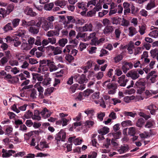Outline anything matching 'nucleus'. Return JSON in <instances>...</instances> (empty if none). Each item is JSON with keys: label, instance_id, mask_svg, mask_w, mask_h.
Segmentation results:
<instances>
[{"label": "nucleus", "instance_id": "nucleus-1", "mask_svg": "<svg viewBox=\"0 0 158 158\" xmlns=\"http://www.w3.org/2000/svg\"><path fill=\"white\" fill-rule=\"evenodd\" d=\"M38 19V22L36 23V26L41 28L44 31H47L50 29H52L54 28L53 22L55 19L54 16H49L46 19L44 17H39Z\"/></svg>", "mask_w": 158, "mask_h": 158}, {"label": "nucleus", "instance_id": "nucleus-2", "mask_svg": "<svg viewBox=\"0 0 158 158\" xmlns=\"http://www.w3.org/2000/svg\"><path fill=\"white\" fill-rule=\"evenodd\" d=\"M22 25L25 27H27L30 26L29 28V31L33 34H37L39 31V27L36 26L35 22L34 20H31L30 21L27 22L25 20L23 19L22 20Z\"/></svg>", "mask_w": 158, "mask_h": 158}, {"label": "nucleus", "instance_id": "nucleus-3", "mask_svg": "<svg viewBox=\"0 0 158 158\" xmlns=\"http://www.w3.org/2000/svg\"><path fill=\"white\" fill-rule=\"evenodd\" d=\"M54 28L56 30H51L48 31L46 35L48 37H54L55 36H58L60 34V31L62 29V27L58 23H55L53 24Z\"/></svg>", "mask_w": 158, "mask_h": 158}, {"label": "nucleus", "instance_id": "nucleus-4", "mask_svg": "<svg viewBox=\"0 0 158 158\" xmlns=\"http://www.w3.org/2000/svg\"><path fill=\"white\" fill-rule=\"evenodd\" d=\"M110 80L105 81L103 86L106 87V89L108 90V93L109 94H113L116 92L117 85L115 84L110 83Z\"/></svg>", "mask_w": 158, "mask_h": 158}, {"label": "nucleus", "instance_id": "nucleus-5", "mask_svg": "<svg viewBox=\"0 0 158 158\" xmlns=\"http://www.w3.org/2000/svg\"><path fill=\"white\" fill-rule=\"evenodd\" d=\"M74 78L75 81L80 84L86 83L88 81L84 74L80 76L79 74H77L74 76Z\"/></svg>", "mask_w": 158, "mask_h": 158}, {"label": "nucleus", "instance_id": "nucleus-6", "mask_svg": "<svg viewBox=\"0 0 158 158\" xmlns=\"http://www.w3.org/2000/svg\"><path fill=\"white\" fill-rule=\"evenodd\" d=\"M66 138V133L63 131H60L58 134L56 135L55 137V139L57 141V144L58 145L60 143V140L64 141Z\"/></svg>", "mask_w": 158, "mask_h": 158}, {"label": "nucleus", "instance_id": "nucleus-7", "mask_svg": "<svg viewBox=\"0 0 158 158\" xmlns=\"http://www.w3.org/2000/svg\"><path fill=\"white\" fill-rule=\"evenodd\" d=\"M133 64L131 62H128L124 61L123 63L121 69L124 73H126L130 69L133 67Z\"/></svg>", "mask_w": 158, "mask_h": 158}, {"label": "nucleus", "instance_id": "nucleus-8", "mask_svg": "<svg viewBox=\"0 0 158 158\" xmlns=\"http://www.w3.org/2000/svg\"><path fill=\"white\" fill-rule=\"evenodd\" d=\"M126 76L134 80H136L139 77L137 71L134 69H132L129 71L126 74Z\"/></svg>", "mask_w": 158, "mask_h": 158}, {"label": "nucleus", "instance_id": "nucleus-9", "mask_svg": "<svg viewBox=\"0 0 158 158\" xmlns=\"http://www.w3.org/2000/svg\"><path fill=\"white\" fill-rule=\"evenodd\" d=\"M158 77L157 73L155 71H152L149 73L147 76V79H150L151 82L154 83Z\"/></svg>", "mask_w": 158, "mask_h": 158}, {"label": "nucleus", "instance_id": "nucleus-10", "mask_svg": "<svg viewBox=\"0 0 158 158\" xmlns=\"http://www.w3.org/2000/svg\"><path fill=\"white\" fill-rule=\"evenodd\" d=\"M93 26L91 23H88L85 24L83 27H79L80 30H81L83 32L91 31H93Z\"/></svg>", "mask_w": 158, "mask_h": 158}, {"label": "nucleus", "instance_id": "nucleus-11", "mask_svg": "<svg viewBox=\"0 0 158 158\" xmlns=\"http://www.w3.org/2000/svg\"><path fill=\"white\" fill-rule=\"evenodd\" d=\"M51 61L50 60L44 59L40 61V63L41 64L44 65L43 66H40L39 68L41 71H45L44 69L46 68V66L47 65L48 66L49 65V63Z\"/></svg>", "mask_w": 158, "mask_h": 158}, {"label": "nucleus", "instance_id": "nucleus-12", "mask_svg": "<svg viewBox=\"0 0 158 158\" xmlns=\"http://www.w3.org/2000/svg\"><path fill=\"white\" fill-rule=\"evenodd\" d=\"M114 28V27L112 26H106L103 30V33L104 35H109L113 31Z\"/></svg>", "mask_w": 158, "mask_h": 158}, {"label": "nucleus", "instance_id": "nucleus-13", "mask_svg": "<svg viewBox=\"0 0 158 158\" xmlns=\"http://www.w3.org/2000/svg\"><path fill=\"white\" fill-rule=\"evenodd\" d=\"M49 48L53 51V54L55 55L61 54L62 52L61 48L59 47H55L53 46H50Z\"/></svg>", "mask_w": 158, "mask_h": 158}, {"label": "nucleus", "instance_id": "nucleus-14", "mask_svg": "<svg viewBox=\"0 0 158 158\" xmlns=\"http://www.w3.org/2000/svg\"><path fill=\"white\" fill-rule=\"evenodd\" d=\"M125 76L122 75L118 78V82L121 86H124L126 85L127 82L128 80L127 79H125Z\"/></svg>", "mask_w": 158, "mask_h": 158}, {"label": "nucleus", "instance_id": "nucleus-15", "mask_svg": "<svg viewBox=\"0 0 158 158\" xmlns=\"http://www.w3.org/2000/svg\"><path fill=\"white\" fill-rule=\"evenodd\" d=\"M145 82L143 79H140L137 81L135 85V88H140L145 87Z\"/></svg>", "mask_w": 158, "mask_h": 158}, {"label": "nucleus", "instance_id": "nucleus-16", "mask_svg": "<svg viewBox=\"0 0 158 158\" xmlns=\"http://www.w3.org/2000/svg\"><path fill=\"white\" fill-rule=\"evenodd\" d=\"M68 141L70 143L73 142L76 145L80 144L82 140V139H79L78 138L75 139V137H72L69 138Z\"/></svg>", "mask_w": 158, "mask_h": 158}, {"label": "nucleus", "instance_id": "nucleus-17", "mask_svg": "<svg viewBox=\"0 0 158 158\" xmlns=\"http://www.w3.org/2000/svg\"><path fill=\"white\" fill-rule=\"evenodd\" d=\"M153 28L155 29L151 32L149 35L153 38H157L158 37V28H155L153 27H151L152 30H153Z\"/></svg>", "mask_w": 158, "mask_h": 158}, {"label": "nucleus", "instance_id": "nucleus-18", "mask_svg": "<svg viewBox=\"0 0 158 158\" xmlns=\"http://www.w3.org/2000/svg\"><path fill=\"white\" fill-rule=\"evenodd\" d=\"M67 1L64 0H58L55 2L56 5L60 6L61 8H64L66 5Z\"/></svg>", "mask_w": 158, "mask_h": 158}, {"label": "nucleus", "instance_id": "nucleus-19", "mask_svg": "<svg viewBox=\"0 0 158 158\" xmlns=\"http://www.w3.org/2000/svg\"><path fill=\"white\" fill-rule=\"evenodd\" d=\"M50 72L55 71L57 69V67L54 64V61L51 60L48 66Z\"/></svg>", "mask_w": 158, "mask_h": 158}, {"label": "nucleus", "instance_id": "nucleus-20", "mask_svg": "<svg viewBox=\"0 0 158 158\" xmlns=\"http://www.w3.org/2000/svg\"><path fill=\"white\" fill-rule=\"evenodd\" d=\"M129 35L130 36H132L137 33L136 28L134 27L131 26L129 27Z\"/></svg>", "mask_w": 158, "mask_h": 158}, {"label": "nucleus", "instance_id": "nucleus-21", "mask_svg": "<svg viewBox=\"0 0 158 158\" xmlns=\"http://www.w3.org/2000/svg\"><path fill=\"white\" fill-rule=\"evenodd\" d=\"M109 128L107 127H104L101 129L98 130L99 134L102 135H105L109 132Z\"/></svg>", "mask_w": 158, "mask_h": 158}, {"label": "nucleus", "instance_id": "nucleus-22", "mask_svg": "<svg viewBox=\"0 0 158 158\" xmlns=\"http://www.w3.org/2000/svg\"><path fill=\"white\" fill-rule=\"evenodd\" d=\"M31 46L27 43H23L21 45V48L22 50L27 51L30 50Z\"/></svg>", "mask_w": 158, "mask_h": 158}, {"label": "nucleus", "instance_id": "nucleus-23", "mask_svg": "<svg viewBox=\"0 0 158 158\" xmlns=\"http://www.w3.org/2000/svg\"><path fill=\"white\" fill-rule=\"evenodd\" d=\"M25 14L28 15H30L31 16H35L36 15V13L33 11L31 8H28L25 10Z\"/></svg>", "mask_w": 158, "mask_h": 158}, {"label": "nucleus", "instance_id": "nucleus-24", "mask_svg": "<svg viewBox=\"0 0 158 158\" xmlns=\"http://www.w3.org/2000/svg\"><path fill=\"white\" fill-rule=\"evenodd\" d=\"M40 113L37 110H35L34 113V115H32V118L35 120H40L41 119V117L39 115Z\"/></svg>", "mask_w": 158, "mask_h": 158}, {"label": "nucleus", "instance_id": "nucleus-25", "mask_svg": "<svg viewBox=\"0 0 158 158\" xmlns=\"http://www.w3.org/2000/svg\"><path fill=\"white\" fill-rule=\"evenodd\" d=\"M135 48V46L133 43L130 42L128 45L127 50L128 53L130 54H132L133 53V50Z\"/></svg>", "mask_w": 158, "mask_h": 158}, {"label": "nucleus", "instance_id": "nucleus-26", "mask_svg": "<svg viewBox=\"0 0 158 158\" xmlns=\"http://www.w3.org/2000/svg\"><path fill=\"white\" fill-rule=\"evenodd\" d=\"M79 32L77 33L76 38L78 39L79 38H85L87 35V33L84 32L79 29Z\"/></svg>", "mask_w": 158, "mask_h": 158}, {"label": "nucleus", "instance_id": "nucleus-27", "mask_svg": "<svg viewBox=\"0 0 158 158\" xmlns=\"http://www.w3.org/2000/svg\"><path fill=\"white\" fill-rule=\"evenodd\" d=\"M155 6V0H151L149 2L147 6L146 9L147 10H150Z\"/></svg>", "mask_w": 158, "mask_h": 158}, {"label": "nucleus", "instance_id": "nucleus-28", "mask_svg": "<svg viewBox=\"0 0 158 158\" xmlns=\"http://www.w3.org/2000/svg\"><path fill=\"white\" fill-rule=\"evenodd\" d=\"M68 42V40L66 38H62L60 39L58 43L60 46L61 47H64L66 44Z\"/></svg>", "mask_w": 158, "mask_h": 158}, {"label": "nucleus", "instance_id": "nucleus-29", "mask_svg": "<svg viewBox=\"0 0 158 158\" xmlns=\"http://www.w3.org/2000/svg\"><path fill=\"white\" fill-rule=\"evenodd\" d=\"M67 18L68 20L65 21V23L67 24L71 22L75 23L76 21L75 19L73 16H67Z\"/></svg>", "mask_w": 158, "mask_h": 158}, {"label": "nucleus", "instance_id": "nucleus-30", "mask_svg": "<svg viewBox=\"0 0 158 158\" xmlns=\"http://www.w3.org/2000/svg\"><path fill=\"white\" fill-rule=\"evenodd\" d=\"M129 149V147L127 145L122 146L120 149L118 150V152L120 154L123 153L125 152Z\"/></svg>", "mask_w": 158, "mask_h": 158}, {"label": "nucleus", "instance_id": "nucleus-31", "mask_svg": "<svg viewBox=\"0 0 158 158\" xmlns=\"http://www.w3.org/2000/svg\"><path fill=\"white\" fill-rule=\"evenodd\" d=\"M51 79L49 77L45 78L42 83L44 85H48L51 84Z\"/></svg>", "mask_w": 158, "mask_h": 158}, {"label": "nucleus", "instance_id": "nucleus-32", "mask_svg": "<svg viewBox=\"0 0 158 158\" xmlns=\"http://www.w3.org/2000/svg\"><path fill=\"white\" fill-rule=\"evenodd\" d=\"M4 30L6 32H7L8 31L13 30V27L12 26L11 23H8L5 25L3 28Z\"/></svg>", "mask_w": 158, "mask_h": 158}, {"label": "nucleus", "instance_id": "nucleus-33", "mask_svg": "<svg viewBox=\"0 0 158 158\" xmlns=\"http://www.w3.org/2000/svg\"><path fill=\"white\" fill-rule=\"evenodd\" d=\"M139 32L140 33V34L141 35H143L145 33V31L146 29V26L145 25L139 26Z\"/></svg>", "mask_w": 158, "mask_h": 158}, {"label": "nucleus", "instance_id": "nucleus-34", "mask_svg": "<svg viewBox=\"0 0 158 158\" xmlns=\"http://www.w3.org/2000/svg\"><path fill=\"white\" fill-rule=\"evenodd\" d=\"M121 125L123 127L129 126L132 125V122L129 120H126L122 122Z\"/></svg>", "mask_w": 158, "mask_h": 158}, {"label": "nucleus", "instance_id": "nucleus-35", "mask_svg": "<svg viewBox=\"0 0 158 158\" xmlns=\"http://www.w3.org/2000/svg\"><path fill=\"white\" fill-rule=\"evenodd\" d=\"M136 129L134 127H131L129 128L128 133L131 136H134L136 133Z\"/></svg>", "mask_w": 158, "mask_h": 158}, {"label": "nucleus", "instance_id": "nucleus-36", "mask_svg": "<svg viewBox=\"0 0 158 158\" xmlns=\"http://www.w3.org/2000/svg\"><path fill=\"white\" fill-rule=\"evenodd\" d=\"M54 6L53 3H50L45 5L44 6V9L46 10H52Z\"/></svg>", "mask_w": 158, "mask_h": 158}, {"label": "nucleus", "instance_id": "nucleus-37", "mask_svg": "<svg viewBox=\"0 0 158 158\" xmlns=\"http://www.w3.org/2000/svg\"><path fill=\"white\" fill-rule=\"evenodd\" d=\"M18 35L19 36H22L24 35L26 31L22 27H20L18 30Z\"/></svg>", "mask_w": 158, "mask_h": 158}, {"label": "nucleus", "instance_id": "nucleus-38", "mask_svg": "<svg viewBox=\"0 0 158 158\" xmlns=\"http://www.w3.org/2000/svg\"><path fill=\"white\" fill-rule=\"evenodd\" d=\"M54 89V88L53 87L48 88L45 90L44 95L47 96L48 94H50L53 92Z\"/></svg>", "mask_w": 158, "mask_h": 158}, {"label": "nucleus", "instance_id": "nucleus-39", "mask_svg": "<svg viewBox=\"0 0 158 158\" xmlns=\"http://www.w3.org/2000/svg\"><path fill=\"white\" fill-rule=\"evenodd\" d=\"M77 5L79 8L86 10V9L85 7V4L84 2H78L77 4Z\"/></svg>", "mask_w": 158, "mask_h": 158}, {"label": "nucleus", "instance_id": "nucleus-40", "mask_svg": "<svg viewBox=\"0 0 158 158\" xmlns=\"http://www.w3.org/2000/svg\"><path fill=\"white\" fill-rule=\"evenodd\" d=\"M20 20L19 19H15L12 21V24L14 27H15L19 24Z\"/></svg>", "mask_w": 158, "mask_h": 158}, {"label": "nucleus", "instance_id": "nucleus-41", "mask_svg": "<svg viewBox=\"0 0 158 158\" xmlns=\"http://www.w3.org/2000/svg\"><path fill=\"white\" fill-rule=\"evenodd\" d=\"M144 123V119L142 118H140L137 121L136 125V126L139 127H141Z\"/></svg>", "mask_w": 158, "mask_h": 158}, {"label": "nucleus", "instance_id": "nucleus-42", "mask_svg": "<svg viewBox=\"0 0 158 158\" xmlns=\"http://www.w3.org/2000/svg\"><path fill=\"white\" fill-rule=\"evenodd\" d=\"M14 42V46L15 47H18L21 44V42L19 40L18 38L16 37L13 40Z\"/></svg>", "mask_w": 158, "mask_h": 158}, {"label": "nucleus", "instance_id": "nucleus-43", "mask_svg": "<svg viewBox=\"0 0 158 158\" xmlns=\"http://www.w3.org/2000/svg\"><path fill=\"white\" fill-rule=\"evenodd\" d=\"M36 93L37 91L36 90L34 89H32L31 90L30 97L33 99L36 98L37 96Z\"/></svg>", "mask_w": 158, "mask_h": 158}, {"label": "nucleus", "instance_id": "nucleus-44", "mask_svg": "<svg viewBox=\"0 0 158 158\" xmlns=\"http://www.w3.org/2000/svg\"><path fill=\"white\" fill-rule=\"evenodd\" d=\"M124 114L125 116H130L133 118L135 117L136 115V113H133L131 112L125 111L124 112Z\"/></svg>", "mask_w": 158, "mask_h": 158}, {"label": "nucleus", "instance_id": "nucleus-45", "mask_svg": "<svg viewBox=\"0 0 158 158\" xmlns=\"http://www.w3.org/2000/svg\"><path fill=\"white\" fill-rule=\"evenodd\" d=\"M130 23L128 20L126 19L123 18L121 21V25L124 27H127L129 24Z\"/></svg>", "mask_w": 158, "mask_h": 158}, {"label": "nucleus", "instance_id": "nucleus-46", "mask_svg": "<svg viewBox=\"0 0 158 158\" xmlns=\"http://www.w3.org/2000/svg\"><path fill=\"white\" fill-rule=\"evenodd\" d=\"M102 4L98 2L97 4L96 3L95 6L94 8V10L95 11H98L100 10H101L102 9Z\"/></svg>", "mask_w": 158, "mask_h": 158}, {"label": "nucleus", "instance_id": "nucleus-47", "mask_svg": "<svg viewBox=\"0 0 158 158\" xmlns=\"http://www.w3.org/2000/svg\"><path fill=\"white\" fill-rule=\"evenodd\" d=\"M9 62L10 64L12 66H17L19 64L17 60L14 59L10 60Z\"/></svg>", "mask_w": 158, "mask_h": 158}, {"label": "nucleus", "instance_id": "nucleus-48", "mask_svg": "<svg viewBox=\"0 0 158 158\" xmlns=\"http://www.w3.org/2000/svg\"><path fill=\"white\" fill-rule=\"evenodd\" d=\"M72 45H67L63 50V52L64 53H69L72 49Z\"/></svg>", "mask_w": 158, "mask_h": 158}, {"label": "nucleus", "instance_id": "nucleus-49", "mask_svg": "<svg viewBox=\"0 0 158 158\" xmlns=\"http://www.w3.org/2000/svg\"><path fill=\"white\" fill-rule=\"evenodd\" d=\"M123 59V56L121 55H119L116 56L114 58V62L117 63L119 62Z\"/></svg>", "mask_w": 158, "mask_h": 158}, {"label": "nucleus", "instance_id": "nucleus-50", "mask_svg": "<svg viewBox=\"0 0 158 158\" xmlns=\"http://www.w3.org/2000/svg\"><path fill=\"white\" fill-rule=\"evenodd\" d=\"M105 115V114L104 112H100L98 114V118L100 121H102Z\"/></svg>", "mask_w": 158, "mask_h": 158}, {"label": "nucleus", "instance_id": "nucleus-51", "mask_svg": "<svg viewBox=\"0 0 158 158\" xmlns=\"http://www.w3.org/2000/svg\"><path fill=\"white\" fill-rule=\"evenodd\" d=\"M134 98V97L131 96V97L126 96L124 98V101L126 103H129L130 101Z\"/></svg>", "mask_w": 158, "mask_h": 158}, {"label": "nucleus", "instance_id": "nucleus-52", "mask_svg": "<svg viewBox=\"0 0 158 158\" xmlns=\"http://www.w3.org/2000/svg\"><path fill=\"white\" fill-rule=\"evenodd\" d=\"M40 147L41 149H43L44 148H48L49 146L47 144L46 142H40Z\"/></svg>", "mask_w": 158, "mask_h": 158}, {"label": "nucleus", "instance_id": "nucleus-53", "mask_svg": "<svg viewBox=\"0 0 158 158\" xmlns=\"http://www.w3.org/2000/svg\"><path fill=\"white\" fill-rule=\"evenodd\" d=\"M8 60L6 57H2L0 60V65L3 66L7 61Z\"/></svg>", "mask_w": 158, "mask_h": 158}, {"label": "nucleus", "instance_id": "nucleus-54", "mask_svg": "<svg viewBox=\"0 0 158 158\" xmlns=\"http://www.w3.org/2000/svg\"><path fill=\"white\" fill-rule=\"evenodd\" d=\"M14 6L12 4L9 5L7 7L6 12L7 14H9L13 10Z\"/></svg>", "mask_w": 158, "mask_h": 158}, {"label": "nucleus", "instance_id": "nucleus-55", "mask_svg": "<svg viewBox=\"0 0 158 158\" xmlns=\"http://www.w3.org/2000/svg\"><path fill=\"white\" fill-rule=\"evenodd\" d=\"M108 52L106 49H102L100 51V54L99 55L100 56L102 57L105 56L108 54Z\"/></svg>", "mask_w": 158, "mask_h": 158}, {"label": "nucleus", "instance_id": "nucleus-56", "mask_svg": "<svg viewBox=\"0 0 158 158\" xmlns=\"http://www.w3.org/2000/svg\"><path fill=\"white\" fill-rule=\"evenodd\" d=\"M65 59L68 62H70L74 59V57L68 54L66 55Z\"/></svg>", "mask_w": 158, "mask_h": 158}, {"label": "nucleus", "instance_id": "nucleus-57", "mask_svg": "<svg viewBox=\"0 0 158 158\" xmlns=\"http://www.w3.org/2000/svg\"><path fill=\"white\" fill-rule=\"evenodd\" d=\"M52 37L51 38H48V39L49 43L52 45L56 44V39L55 37Z\"/></svg>", "mask_w": 158, "mask_h": 158}, {"label": "nucleus", "instance_id": "nucleus-58", "mask_svg": "<svg viewBox=\"0 0 158 158\" xmlns=\"http://www.w3.org/2000/svg\"><path fill=\"white\" fill-rule=\"evenodd\" d=\"M154 122L153 121H148L147 122L145 125V127L150 128L153 126Z\"/></svg>", "mask_w": 158, "mask_h": 158}, {"label": "nucleus", "instance_id": "nucleus-59", "mask_svg": "<svg viewBox=\"0 0 158 158\" xmlns=\"http://www.w3.org/2000/svg\"><path fill=\"white\" fill-rule=\"evenodd\" d=\"M33 78L36 79L38 81L41 82L43 79V76L39 75L38 74H36L33 77Z\"/></svg>", "mask_w": 158, "mask_h": 158}, {"label": "nucleus", "instance_id": "nucleus-60", "mask_svg": "<svg viewBox=\"0 0 158 158\" xmlns=\"http://www.w3.org/2000/svg\"><path fill=\"white\" fill-rule=\"evenodd\" d=\"M139 114L140 116L144 118L146 120L149 118L150 116L149 115H146L145 114L142 112H139Z\"/></svg>", "mask_w": 158, "mask_h": 158}, {"label": "nucleus", "instance_id": "nucleus-61", "mask_svg": "<svg viewBox=\"0 0 158 158\" xmlns=\"http://www.w3.org/2000/svg\"><path fill=\"white\" fill-rule=\"evenodd\" d=\"M110 139L108 138L106 139V142L103 143V146H105L106 148H109V146L110 145Z\"/></svg>", "mask_w": 158, "mask_h": 158}, {"label": "nucleus", "instance_id": "nucleus-62", "mask_svg": "<svg viewBox=\"0 0 158 158\" xmlns=\"http://www.w3.org/2000/svg\"><path fill=\"white\" fill-rule=\"evenodd\" d=\"M94 124V122L89 120L86 121L85 123V125L88 126L89 127H92Z\"/></svg>", "mask_w": 158, "mask_h": 158}, {"label": "nucleus", "instance_id": "nucleus-63", "mask_svg": "<svg viewBox=\"0 0 158 158\" xmlns=\"http://www.w3.org/2000/svg\"><path fill=\"white\" fill-rule=\"evenodd\" d=\"M96 3V0H89L87 4V6L89 7L90 5H92L94 6H95Z\"/></svg>", "mask_w": 158, "mask_h": 158}, {"label": "nucleus", "instance_id": "nucleus-64", "mask_svg": "<svg viewBox=\"0 0 158 158\" xmlns=\"http://www.w3.org/2000/svg\"><path fill=\"white\" fill-rule=\"evenodd\" d=\"M32 113L30 110H28L27 112L24 114V116L25 118H28L31 117L32 118Z\"/></svg>", "mask_w": 158, "mask_h": 158}]
</instances>
